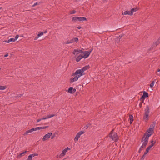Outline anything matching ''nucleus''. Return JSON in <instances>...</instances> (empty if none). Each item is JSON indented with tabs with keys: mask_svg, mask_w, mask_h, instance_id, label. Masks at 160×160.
Wrapping results in <instances>:
<instances>
[{
	"mask_svg": "<svg viewBox=\"0 0 160 160\" xmlns=\"http://www.w3.org/2000/svg\"><path fill=\"white\" fill-rule=\"evenodd\" d=\"M89 68L90 66L89 65H86L81 69L77 70L74 73L72 74V76H76L70 79V82H72L77 81L79 77L85 75V73H84V72L88 69Z\"/></svg>",
	"mask_w": 160,
	"mask_h": 160,
	"instance_id": "obj_1",
	"label": "nucleus"
},
{
	"mask_svg": "<svg viewBox=\"0 0 160 160\" xmlns=\"http://www.w3.org/2000/svg\"><path fill=\"white\" fill-rule=\"evenodd\" d=\"M109 137L115 142H117L118 140V137L116 133L114 132V130H112L109 133Z\"/></svg>",
	"mask_w": 160,
	"mask_h": 160,
	"instance_id": "obj_2",
	"label": "nucleus"
},
{
	"mask_svg": "<svg viewBox=\"0 0 160 160\" xmlns=\"http://www.w3.org/2000/svg\"><path fill=\"white\" fill-rule=\"evenodd\" d=\"M151 136V134H148L145 135L144 134L143 136L142 139V142H148L149 138Z\"/></svg>",
	"mask_w": 160,
	"mask_h": 160,
	"instance_id": "obj_3",
	"label": "nucleus"
},
{
	"mask_svg": "<svg viewBox=\"0 0 160 160\" xmlns=\"http://www.w3.org/2000/svg\"><path fill=\"white\" fill-rule=\"evenodd\" d=\"M85 133L84 131H81L78 132L76 135V137L74 138L75 141H77L78 140V138H80V136Z\"/></svg>",
	"mask_w": 160,
	"mask_h": 160,
	"instance_id": "obj_4",
	"label": "nucleus"
},
{
	"mask_svg": "<svg viewBox=\"0 0 160 160\" xmlns=\"http://www.w3.org/2000/svg\"><path fill=\"white\" fill-rule=\"evenodd\" d=\"M154 132V129H152L149 127V128L147 129L146 132L144 133L145 135H147L148 134H151V135H152Z\"/></svg>",
	"mask_w": 160,
	"mask_h": 160,
	"instance_id": "obj_5",
	"label": "nucleus"
},
{
	"mask_svg": "<svg viewBox=\"0 0 160 160\" xmlns=\"http://www.w3.org/2000/svg\"><path fill=\"white\" fill-rule=\"evenodd\" d=\"M52 132H49L45 134L42 138L43 140V141H45L49 139L50 138V136H52Z\"/></svg>",
	"mask_w": 160,
	"mask_h": 160,
	"instance_id": "obj_6",
	"label": "nucleus"
},
{
	"mask_svg": "<svg viewBox=\"0 0 160 160\" xmlns=\"http://www.w3.org/2000/svg\"><path fill=\"white\" fill-rule=\"evenodd\" d=\"M155 142H154L153 143L151 144L150 146H149L148 147L146 150L145 152V154H147V153L150 150V148L152 147L154 144H155Z\"/></svg>",
	"mask_w": 160,
	"mask_h": 160,
	"instance_id": "obj_7",
	"label": "nucleus"
},
{
	"mask_svg": "<svg viewBox=\"0 0 160 160\" xmlns=\"http://www.w3.org/2000/svg\"><path fill=\"white\" fill-rule=\"evenodd\" d=\"M68 92L71 93H73L76 91V89L75 88H73L72 87H70L68 89Z\"/></svg>",
	"mask_w": 160,
	"mask_h": 160,
	"instance_id": "obj_8",
	"label": "nucleus"
},
{
	"mask_svg": "<svg viewBox=\"0 0 160 160\" xmlns=\"http://www.w3.org/2000/svg\"><path fill=\"white\" fill-rule=\"evenodd\" d=\"M90 54V52H88V51H85L84 52V55L82 57L84 58L85 59L87 58Z\"/></svg>",
	"mask_w": 160,
	"mask_h": 160,
	"instance_id": "obj_9",
	"label": "nucleus"
},
{
	"mask_svg": "<svg viewBox=\"0 0 160 160\" xmlns=\"http://www.w3.org/2000/svg\"><path fill=\"white\" fill-rule=\"evenodd\" d=\"M150 112V109L149 106L147 105L146 108L144 110V113L149 114Z\"/></svg>",
	"mask_w": 160,
	"mask_h": 160,
	"instance_id": "obj_10",
	"label": "nucleus"
},
{
	"mask_svg": "<svg viewBox=\"0 0 160 160\" xmlns=\"http://www.w3.org/2000/svg\"><path fill=\"white\" fill-rule=\"evenodd\" d=\"M122 14L123 15H128L130 16H132V12H131V11H126L122 13Z\"/></svg>",
	"mask_w": 160,
	"mask_h": 160,
	"instance_id": "obj_11",
	"label": "nucleus"
},
{
	"mask_svg": "<svg viewBox=\"0 0 160 160\" xmlns=\"http://www.w3.org/2000/svg\"><path fill=\"white\" fill-rule=\"evenodd\" d=\"M148 116L149 114L144 113V116L143 117V119L147 122L148 120Z\"/></svg>",
	"mask_w": 160,
	"mask_h": 160,
	"instance_id": "obj_12",
	"label": "nucleus"
},
{
	"mask_svg": "<svg viewBox=\"0 0 160 160\" xmlns=\"http://www.w3.org/2000/svg\"><path fill=\"white\" fill-rule=\"evenodd\" d=\"M78 20L79 21H87V19L85 17H78Z\"/></svg>",
	"mask_w": 160,
	"mask_h": 160,
	"instance_id": "obj_13",
	"label": "nucleus"
},
{
	"mask_svg": "<svg viewBox=\"0 0 160 160\" xmlns=\"http://www.w3.org/2000/svg\"><path fill=\"white\" fill-rule=\"evenodd\" d=\"M82 58H83L82 57V55H80L76 58V60L77 62H79L81 59H82Z\"/></svg>",
	"mask_w": 160,
	"mask_h": 160,
	"instance_id": "obj_14",
	"label": "nucleus"
},
{
	"mask_svg": "<svg viewBox=\"0 0 160 160\" xmlns=\"http://www.w3.org/2000/svg\"><path fill=\"white\" fill-rule=\"evenodd\" d=\"M15 41V39L13 38H11L8 40H5L3 41L4 42L7 43H9L11 42H14Z\"/></svg>",
	"mask_w": 160,
	"mask_h": 160,
	"instance_id": "obj_15",
	"label": "nucleus"
},
{
	"mask_svg": "<svg viewBox=\"0 0 160 160\" xmlns=\"http://www.w3.org/2000/svg\"><path fill=\"white\" fill-rule=\"evenodd\" d=\"M156 123L155 122H153L152 124L150 125V128H152L153 129H154V127H155V125Z\"/></svg>",
	"mask_w": 160,
	"mask_h": 160,
	"instance_id": "obj_16",
	"label": "nucleus"
},
{
	"mask_svg": "<svg viewBox=\"0 0 160 160\" xmlns=\"http://www.w3.org/2000/svg\"><path fill=\"white\" fill-rule=\"evenodd\" d=\"M138 10V9L137 8H132L131 9V12H132V15L133 14V12H136Z\"/></svg>",
	"mask_w": 160,
	"mask_h": 160,
	"instance_id": "obj_17",
	"label": "nucleus"
},
{
	"mask_svg": "<svg viewBox=\"0 0 160 160\" xmlns=\"http://www.w3.org/2000/svg\"><path fill=\"white\" fill-rule=\"evenodd\" d=\"M72 21L75 22L78 21V17H74L72 18Z\"/></svg>",
	"mask_w": 160,
	"mask_h": 160,
	"instance_id": "obj_18",
	"label": "nucleus"
},
{
	"mask_svg": "<svg viewBox=\"0 0 160 160\" xmlns=\"http://www.w3.org/2000/svg\"><path fill=\"white\" fill-rule=\"evenodd\" d=\"M26 152H27V151H25V152H24L22 153H21L19 155H18V158H20L22 156H23V155L24 154L26 153Z\"/></svg>",
	"mask_w": 160,
	"mask_h": 160,
	"instance_id": "obj_19",
	"label": "nucleus"
},
{
	"mask_svg": "<svg viewBox=\"0 0 160 160\" xmlns=\"http://www.w3.org/2000/svg\"><path fill=\"white\" fill-rule=\"evenodd\" d=\"M143 96L145 98H147L149 96L148 94L145 91H144L143 92Z\"/></svg>",
	"mask_w": 160,
	"mask_h": 160,
	"instance_id": "obj_20",
	"label": "nucleus"
},
{
	"mask_svg": "<svg viewBox=\"0 0 160 160\" xmlns=\"http://www.w3.org/2000/svg\"><path fill=\"white\" fill-rule=\"evenodd\" d=\"M74 41L73 40V38L72 39L70 40H68L67 42H66V44H69L71 43H72L74 42Z\"/></svg>",
	"mask_w": 160,
	"mask_h": 160,
	"instance_id": "obj_21",
	"label": "nucleus"
},
{
	"mask_svg": "<svg viewBox=\"0 0 160 160\" xmlns=\"http://www.w3.org/2000/svg\"><path fill=\"white\" fill-rule=\"evenodd\" d=\"M48 126H44V127H38V128H39V129H38V130H39L40 129H45L48 127Z\"/></svg>",
	"mask_w": 160,
	"mask_h": 160,
	"instance_id": "obj_22",
	"label": "nucleus"
},
{
	"mask_svg": "<svg viewBox=\"0 0 160 160\" xmlns=\"http://www.w3.org/2000/svg\"><path fill=\"white\" fill-rule=\"evenodd\" d=\"M70 150V149L69 148L67 147V148H65L64 150H63L62 151V152H63V153H64L66 154V153L68 151V150Z\"/></svg>",
	"mask_w": 160,
	"mask_h": 160,
	"instance_id": "obj_23",
	"label": "nucleus"
},
{
	"mask_svg": "<svg viewBox=\"0 0 160 160\" xmlns=\"http://www.w3.org/2000/svg\"><path fill=\"white\" fill-rule=\"evenodd\" d=\"M160 39H159L158 40H157L156 42H155L154 44L156 46H157L160 43V42L159 41Z\"/></svg>",
	"mask_w": 160,
	"mask_h": 160,
	"instance_id": "obj_24",
	"label": "nucleus"
},
{
	"mask_svg": "<svg viewBox=\"0 0 160 160\" xmlns=\"http://www.w3.org/2000/svg\"><path fill=\"white\" fill-rule=\"evenodd\" d=\"M38 129H39V128H38V127H36L34 128H32L31 129V131H32V132L33 131L38 130Z\"/></svg>",
	"mask_w": 160,
	"mask_h": 160,
	"instance_id": "obj_25",
	"label": "nucleus"
},
{
	"mask_svg": "<svg viewBox=\"0 0 160 160\" xmlns=\"http://www.w3.org/2000/svg\"><path fill=\"white\" fill-rule=\"evenodd\" d=\"M148 143V142H143L142 146L145 148L147 144Z\"/></svg>",
	"mask_w": 160,
	"mask_h": 160,
	"instance_id": "obj_26",
	"label": "nucleus"
},
{
	"mask_svg": "<svg viewBox=\"0 0 160 160\" xmlns=\"http://www.w3.org/2000/svg\"><path fill=\"white\" fill-rule=\"evenodd\" d=\"M145 98L142 95L140 98V100L141 101H143L144 102V99H145Z\"/></svg>",
	"mask_w": 160,
	"mask_h": 160,
	"instance_id": "obj_27",
	"label": "nucleus"
},
{
	"mask_svg": "<svg viewBox=\"0 0 160 160\" xmlns=\"http://www.w3.org/2000/svg\"><path fill=\"white\" fill-rule=\"evenodd\" d=\"M155 82L154 81H152L150 84V87L151 88L153 87L154 85V84Z\"/></svg>",
	"mask_w": 160,
	"mask_h": 160,
	"instance_id": "obj_28",
	"label": "nucleus"
},
{
	"mask_svg": "<svg viewBox=\"0 0 160 160\" xmlns=\"http://www.w3.org/2000/svg\"><path fill=\"white\" fill-rule=\"evenodd\" d=\"M133 117L132 115H129V119L130 121H133Z\"/></svg>",
	"mask_w": 160,
	"mask_h": 160,
	"instance_id": "obj_29",
	"label": "nucleus"
},
{
	"mask_svg": "<svg viewBox=\"0 0 160 160\" xmlns=\"http://www.w3.org/2000/svg\"><path fill=\"white\" fill-rule=\"evenodd\" d=\"M65 155V154L62 151V152L60 154L59 156V157L61 158V157L64 156Z\"/></svg>",
	"mask_w": 160,
	"mask_h": 160,
	"instance_id": "obj_30",
	"label": "nucleus"
},
{
	"mask_svg": "<svg viewBox=\"0 0 160 160\" xmlns=\"http://www.w3.org/2000/svg\"><path fill=\"white\" fill-rule=\"evenodd\" d=\"M6 87L5 86H0V90H3L5 89Z\"/></svg>",
	"mask_w": 160,
	"mask_h": 160,
	"instance_id": "obj_31",
	"label": "nucleus"
},
{
	"mask_svg": "<svg viewBox=\"0 0 160 160\" xmlns=\"http://www.w3.org/2000/svg\"><path fill=\"white\" fill-rule=\"evenodd\" d=\"M91 124L90 123H88L86 125V126L84 127V128L87 129L89 127Z\"/></svg>",
	"mask_w": 160,
	"mask_h": 160,
	"instance_id": "obj_32",
	"label": "nucleus"
},
{
	"mask_svg": "<svg viewBox=\"0 0 160 160\" xmlns=\"http://www.w3.org/2000/svg\"><path fill=\"white\" fill-rule=\"evenodd\" d=\"M43 34V32H40L38 34V37H40V36L42 35Z\"/></svg>",
	"mask_w": 160,
	"mask_h": 160,
	"instance_id": "obj_33",
	"label": "nucleus"
},
{
	"mask_svg": "<svg viewBox=\"0 0 160 160\" xmlns=\"http://www.w3.org/2000/svg\"><path fill=\"white\" fill-rule=\"evenodd\" d=\"M73 38L74 42H78V39L77 38Z\"/></svg>",
	"mask_w": 160,
	"mask_h": 160,
	"instance_id": "obj_34",
	"label": "nucleus"
},
{
	"mask_svg": "<svg viewBox=\"0 0 160 160\" xmlns=\"http://www.w3.org/2000/svg\"><path fill=\"white\" fill-rule=\"evenodd\" d=\"M30 155L32 157H34V156H38V154H37V153H33V154H30Z\"/></svg>",
	"mask_w": 160,
	"mask_h": 160,
	"instance_id": "obj_35",
	"label": "nucleus"
},
{
	"mask_svg": "<svg viewBox=\"0 0 160 160\" xmlns=\"http://www.w3.org/2000/svg\"><path fill=\"white\" fill-rule=\"evenodd\" d=\"M77 52H80V53H84V52L82 51L80 49H76Z\"/></svg>",
	"mask_w": 160,
	"mask_h": 160,
	"instance_id": "obj_36",
	"label": "nucleus"
},
{
	"mask_svg": "<svg viewBox=\"0 0 160 160\" xmlns=\"http://www.w3.org/2000/svg\"><path fill=\"white\" fill-rule=\"evenodd\" d=\"M55 115L54 114H51V115H49L48 116V118H50L52 117H53L54 116H55Z\"/></svg>",
	"mask_w": 160,
	"mask_h": 160,
	"instance_id": "obj_37",
	"label": "nucleus"
},
{
	"mask_svg": "<svg viewBox=\"0 0 160 160\" xmlns=\"http://www.w3.org/2000/svg\"><path fill=\"white\" fill-rule=\"evenodd\" d=\"M143 101H141L139 104V106L140 108H141L142 105V103L143 102Z\"/></svg>",
	"mask_w": 160,
	"mask_h": 160,
	"instance_id": "obj_38",
	"label": "nucleus"
},
{
	"mask_svg": "<svg viewBox=\"0 0 160 160\" xmlns=\"http://www.w3.org/2000/svg\"><path fill=\"white\" fill-rule=\"evenodd\" d=\"M146 155V154H145V152H144L143 155L142 156V157L141 158V160H144V157H145V156Z\"/></svg>",
	"mask_w": 160,
	"mask_h": 160,
	"instance_id": "obj_39",
	"label": "nucleus"
},
{
	"mask_svg": "<svg viewBox=\"0 0 160 160\" xmlns=\"http://www.w3.org/2000/svg\"><path fill=\"white\" fill-rule=\"evenodd\" d=\"M32 157L30 155H29V156H28V160H32Z\"/></svg>",
	"mask_w": 160,
	"mask_h": 160,
	"instance_id": "obj_40",
	"label": "nucleus"
},
{
	"mask_svg": "<svg viewBox=\"0 0 160 160\" xmlns=\"http://www.w3.org/2000/svg\"><path fill=\"white\" fill-rule=\"evenodd\" d=\"M39 3H38V2H36L32 6V7H34L35 6H36V5H39Z\"/></svg>",
	"mask_w": 160,
	"mask_h": 160,
	"instance_id": "obj_41",
	"label": "nucleus"
},
{
	"mask_svg": "<svg viewBox=\"0 0 160 160\" xmlns=\"http://www.w3.org/2000/svg\"><path fill=\"white\" fill-rule=\"evenodd\" d=\"M48 118L47 117H43L42 118H41V120H45V119H47Z\"/></svg>",
	"mask_w": 160,
	"mask_h": 160,
	"instance_id": "obj_42",
	"label": "nucleus"
},
{
	"mask_svg": "<svg viewBox=\"0 0 160 160\" xmlns=\"http://www.w3.org/2000/svg\"><path fill=\"white\" fill-rule=\"evenodd\" d=\"M19 36V35H16V36L15 37V38H14V39H15V41H16V40L18 38Z\"/></svg>",
	"mask_w": 160,
	"mask_h": 160,
	"instance_id": "obj_43",
	"label": "nucleus"
},
{
	"mask_svg": "<svg viewBox=\"0 0 160 160\" xmlns=\"http://www.w3.org/2000/svg\"><path fill=\"white\" fill-rule=\"evenodd\" d=\"M31 132H32V131H31V129L28 130L27 131V133H30Z\"/></svg>",
	"mask_w": 160,
	"mask_h": 160,
	"instance_id": "obj_44",
	"label": "nucleus"
},
{
	"mask_svg": "<svg viewBox=\"0 0 160 160\" xmlns=\"http://www.w3.org/2000/svg\"><path fill=\"white\" fill-rule=\"evenodd\" d=\"M76 12V11L75 10H73L72 11V12L70 13V14H74L75 13V12Z\"/></svg>",
	"mask_w": 160,
	"mask_h": 160,
	"instance_id": "obj_45",
	"label": "nucleus"
},
{
	"mask_svg": "<svg viewBox=\"0 0 160 160\" xmlns=\"http://www.w3.org/2000/svg\"><path fill=\"white\" fill-rule=\"evenodd\" d=\"M144 148V147H143L142 145L140 147L139 149L140 151H142V150L143 148Z\"/></svg>",
	"mask_w": 160,
	"mask_h": 160,
	"instance_id": "obj_46",
	"label": "nucleus"
},
{
	"mask_svg": "<svg viewBox=\"0 0 160 160\" xmlns=\"http://www.w3.org/2000/svg\"><path fill=\"white\" fill-rule=\"evenodd\" d=\"M76 52H77V51H76V49H74L72 52V53L74 55H75V54Z\"/></svg>",
	"mask_w": 160,
	"mask_h": 160,
	"instance_id": "obj_47",
	"label": "nucleus"
},
{
	"mask_svg": "<svg viewBox=\"0 0 160 160\" xmlns=\"http://www.w3.org/2000/svg\"><path fill=\"white\" fill-rule=\"evenodd\" d=\"M22 95V94H19L17 96V97H20Z\"/></svg>",
	"mask_w": 160,
	"mask_h": 160,
	"instance_id": "obj_48",
	"label": "nucleus"
},
{
	"mask_svg": "<svg viewBox=\"0 0 160 160\" xmlns=\"http://www.w3.org/2000/svg\"><path fill=\"white\" fill-rule=\"evenodd\" d=\"M55 137V134H53L52 136H51V139H53Z\"/></svg>",
	"mask_w": 160,
	"mask_h": 160,
	"instance_id": "obj_49",
	"label": "nucleus"
},
{
	"mask_svg": "<svg viewBox=\"0 0 160 160\" xmlns=\"http://www.w3.org/2000/svg\"><path fill=\"white\" fill-rule=\"evenodd\" d=\"M38 37H38V35H37V36L35 38L34 40H37V39L38 38Z\"/></svg>",
	"mask_w": 160,
	"mask_h": 160,
	"instance_id": "obj_50",
	"label": "nucleus"
},
{
	"mask_svg": "<svg viewBox=\"0 0 160 160\" xmlns=\"http://www.w3.org/2000/svg\"><path fill=\"white\" fill-rule=\"evenodd\" d=\"M41 119H38L37 120V122H40V121H41Z\"/></svg>",
	"mask_w": 160,
	"mask_h": 160,
	"instance_id": "obj_51",
	"label": "nucleus"
},
{
	"mask_svg": "<svg viewBox=\"0 0 160 160\" xmlns=\"http://www.w3.org/2000/svg\"><path fill=\"white\" fill-rule=\"evenodd\" d=\"M8 53H7V54H5V55H4V57H8Z\"/></svg>",
	"mask_w": 160,
	"mask_h": 160,
	"instance_id": "obj_52",
	"label": "nucleus"
},
{
	"mask_svg": "<svg viewBox=\"0 0 160 160\" xmlns=\"http://www.w3.org/2000/svg\"><path fill=\"white\" fill-rule=\"evenodd\" d=\"M27 134H28V133H27V131L23 134V135L25 136Z\"/></svg>",
	"mask_w": 160,
	"mask_h": 160,
	"instance_id": "obj_53",
	"label": "nucleus"
},
{
	"mask_svg": "<svg viewBox=\"0 0 160 160\" xmlns=\"http://www.w3.org/2000/svg\"><path fill=\"white\" fill-rule=\"evenodd\" d=\"M92 50H93L92 49H91L89 51H88V52H90V53L92 51Z\"/></svg>",
	"mask_w": 160,
	"mask_h": 160,
	"instance_id": "obj_54",
	"label": "nucleus"
},
{
	"mask_svg": "<svg viewBox=\"0 0 160 160\" xmlns=\"http://www.w3.org/2000/svg\"><path fill=\"white\" fill-rule=\"evenodd\" d=\"M92 50H93L92 49H91L89 51H88V52H90V53L92 51Z\"/></svg>",
	"mask_w": 160,
	"mask_h": 160,
	"instance_id": "obj_55",
	"label": "nucleus"
},
{
	"mask_svg": "<svg viewBox=\"0 0 160 160\" xmlns=\"http://www.w3.org/2000/svg\"><path fill=\"white\" fill-rule=\"evenodd\" d=\"M77 28L78 29H80L81 28V27H80V26H79V27H77Z\"/></svg>",
	"mask_w": 160,
	"mask_h": 160,
	"instance_id": "obj_56",
	"label": "nucleus"
},
{
	"mask_svg": "<svg viewBox=\"0 0 160 160\" xmlns=\"http://www.w3.org/2000/svg\"><path fill=\"white\" fill-rule=\"evenodd\" d=\"M47 32V31H45L44 32V33H46Z\"/></svg>",
	"mask_w": 160,
	"mask_h": 160,
	"instance_id": "obj_57",
	"label": "nucleus"
},
{
	"mask_svg": "<svg viewBox=\"0 0 160 160\" xmlns=\"http://www.w3.org/2000/svg\"><path fill=\"white\" fill-rule=\"evenodd\" d=\"M132 121H130V123L131 124L132 123Z\"/></svg>",
	"mask_w": 160,
	"mask_h": 160,
	"instance_id": "obj_58",
	"label": "nucleus"
},
{
	"mask_svg": "<svg viewBox=\"0 0 160 160\" xmlns=\"http://www.w3.org/2000/svg\"><path fill=\"white\" fill-rule=\"evenodd\" d=\"M153 142V140H152L151 141V143H152Z\"/></svg>",
	"mask_w": 160,
	"mask_h": 160,
	"instance_id": "obj_59",
	"label": "nucleus"
},
{
	"mask_svg": "<svg viewBox=\"0 0 160 160\" xmlns=\"http://www.w3.org/2000/svg\"><path fill=\"white\" fill-rule=\"evenodd\" d=\"M158 72H160V69H158V71H157Z\"/></svg>",
	"mask_w": 160,
	"mask_h": 160,
	"instance_id": "obj_60",
	"label": "nucleus"
},
{
	"mask_svg": "<svg viewBox=\"0 0 160 160\" xmlns=\"http://www.w3.org/2000/svg\"><path fill=\"white\" fill-rule=\"evenodd\" d=\"M141 151H140V149H139V151H138V152H139V153H140V152H141Z\"/></svg>",
	"mask_w": 160,
	"mask_h": 160,
	"instance_id": "obj_61",
	"label": "nucleus"
},
{
	"mask_svg": "<svg viewBox=\"0 0 160 160\" xmlns=\"http://www.w3.org/2000/svg\"><path fill=\"white\" fill-rule=\"evenodd\" d=\"M2 8L1 7H0V10H1V9H2Z\"/></svg>",
	"mask_w": 160,
	"mask_h": 160,
	"instance_id": "obj_62",
	"label": "nucleus"
},
{
	"mask_svg": "<svg viewBox=\"0 0 160 160\" xmlns=\"http://www.w3.org/2000/svg\"><path fill=\"white\" fill-rule=\"evenodd\" d=\"M119 37H120L121 38H122V36H119Z\"/></svg>",
	"mask_w": 160,
	"mask_h": 160,
	"instance_id": "obj_63",
	"label": "nucleus"
},
{
	"mask_svg": "<svg viewBox=\"0 0 160 160\" xmlns=\"http://www.w3.org/2000/svg\"><path fill=\"white\" fill-rule=\"evenodd\" d=\"M78 53H76V55H78Z\"/></svg>",
	"mask_w": 160,
	"mask_h": 160,
	"instance_id": "obj_64",
	"label": "nucleus"
}]
</instances>
